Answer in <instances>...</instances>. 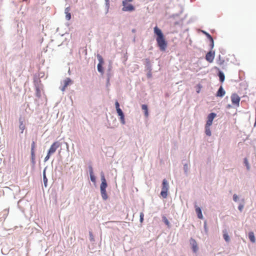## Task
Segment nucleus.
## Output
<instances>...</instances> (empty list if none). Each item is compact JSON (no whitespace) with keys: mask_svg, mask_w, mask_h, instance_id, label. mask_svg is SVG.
I'll use <instances>...</instances> for the list:
<instances>
[{"mask_svg":"<svg viewBox=\"0 0 256 256\" xmlns=\"http://www.w3.org/2000/svg\"><path fill=\"white\" fill-rule=\"evenodd\" d=\"M248 238H249V239L252 242H253V243L255 242L256 239H255L254 233L253 232H251L248 233Z\"/></svg>","mask_w":256,"mask_h":256,"instance_id":"obj_22","label":"nucleus"},{"mask_svg":"<svg viewBox=\"0 0 256 256\" xmlns=\"http://www.w3.org/2000/svg\"><path fill=\"white\" fill-rule=\"evenodd\" d=\"M90 236H92V232H90Z\"/></svg>","mask_w":256,"mask_h":256,"instance_id":"obj_55","label":"nucleus"},{"mask_svg":"<svg viewBox=\"0 0 256 256\" xmlns=\"http://www.w3.org/2000/svg\"><path fill=\"white\" fill-rule=\"evenodd\" d=\"M238 76L239 78H240V70H239L238 72Z\"/></svg>","mask_w":256,"mask_h":256,"instance_id":"obj_53","label":"nucleus"},{"mask_svg":"<svg viewBox=\"0 0 256 256\" xmlns=\"http://www.w3.org/2000/svg\"><path fill=\"white\" fill-rule=\"evenodd\" d=\"M23 1H24V2H28V0H22Z\"/></svg>","mask_w":256,"mask_h":256,"instance_id":"obj_57","label":"nucleus"},{"mask_svg":"<svg viewBox=\"0 0 256 256\" xmlns=\"http://www.w3.org/2000/svg\"><path fill=\"white\" fill-rule=\"evenodd\" d=\"M23 122H23V120H22V118H21V117L20 118H19V122H20L19 128H20V130H21V132H20L21 134L23 133L24 130L25 129V125L24 124Z\"/></svg>","mask_w":256,"mask_h":256,"instance_id":"obj_16","label":"nucleus"},{"mask_svg":"<svg viewBox=\"0 0 256 256\" xmlns=\"http://www.w3.org/2000/svg\"><path fill=\"white\" fill-rule=\"evenodd\" d=\"M66 87H64V84L63 85V86H62V88H60L61 90L64 92L66 88Z\"/></svg>","mask_w":256,"mask_h":256,"instance_id":"obj_51","label":"nucleus"},{"mask_svg":"<svg viewBox=\"0 0 256 256\" xmlns=\"http://www.w3.org/2000/svg\"><path fill=\"white\" fill-rule=\"evenodd\" d=\"M70 6H68L67 8H66L64 10V13L66 14V13H68V12H70Z\"/></svg>","mask_w":256,"mask_h":256,"instance_id":"obj_45","label":"nucleus"},{"mask_svg":"<svg viewBox=\"0 0 256 256\" xmlns=\"http://www.w3.org/2000/svg\"><path fill=\"white\" fill-rule=\"evenodd\" d=\"M205 134L208 136H210L212 135V132L210 128V126H204Z\"/></svg>","mask_w":256,"mask_h":256,"instance_id":"obj_24","label":"nucleus"},{"mask_svg":"<svg viewBox=\"0 0 256 256\" xmlns=\"http://www.w3.org/2000/svg\"><path fill=\"white\" fill-rule=\"evenodd\" d=\"M215 69L217 71L216 74L219 78V81L221 83H223L225 80V75L224 72L220 70L216 66Z\"/></svg>","mask_w":256,"mask_h":256,"instance_id":"obj_10","label":"nucleus"},{"mask_svg":"<svg viewBox=\"0 0 256 256\" xmlns=\"http://www.w3.org/2000/svg\"><path fill=\"white\" fill-rule=\"evenodd\" d=\"M65 14H66V19L67 20H70L72 18V15H71L70 12L66 13Z\"/></svg>","mask_w":256,"mask_h":256,"instance_id":"obj_35","label":"nucleus"},{"mask_svg":"<svg viewBox=\"0 0 256 256\" xmlns=\"http://www.w3.org/2000/svg\"><path fill=\"white\" fill-rule=\"evenodd\" d=\"M184 174H187V172H188V164H185L184 165Z\"/></svg>","mask_w":256,"mask_h":256,"instance_id":"obj_32","label":"nucleus"},{"mask_svg":"<svg viewBox=\"0 0 256 256\" xmlns=\"http://www.w3.org/2000/svg\"><path fill=\"white\" fill-rule=\"evenodd\" d=\"M110 79L108 78H106V87H108L110 85Z\"/></svg>","mask_w":256,"mask_h":256,"instance_id":"obj_47","label":"nucleus"},{"mask_svg":"<svg viewBox=\"0 0 256 256\" xmlns=\"http://www.w3.org/2000/svg\"><path fill=\"white\" fill-rule=\"evenodd\" d=\"M217 61L218 64L220 65H222L224 62V60L221 58L220 55H219L218 60Z\"/></svg>","mask_w":256,"mask_h":256,"instance_id":"obj_31","label":"nucleus"},{"mask_svg":"<svg viewBox=\"0 0 256 256\" xmlns=\"http://www.w3.org/2000/svg\"><path fill=\"white\" fill-rule=\"evenodd\" d=\"M116 113H117V114H118V116H120V115H122V114H124L123 111L122 110L121 108L117 110H116Z\"/></svg>","mask_w":256,"mask_h":256,"instance_id":"obj_42","label":"nucleus"},{"mask_svg":"<svg viewBox=\"0 0 256 256\" xmlns=\"http://www.w3.org/2000/svg\"><path fill=\"white\" fill-rule=\"evenodd\" d=\"M195 211L197 214V216L199 219L202 220L204 218V216L202 214V210L201 208L198 206L196 204V202L194 204Z\"/></svg>","mask_w":256,"mask_h":256,"instance_id":"obj_12","label":"nucleus"},{"mask_svg":"<svg viewBox=\"0 0 256 256\" xmlns=\"http://www.w3.org/2000/svg\"><path fill=\"white\" fill-rule=\"evenodd\" d=\"M202 32L206 36V38L209 40L212 38V36L205 30H202Z\"/></svg>","mask_w":256,"mask_h":256,"instance_id":"obj_29","label":"nucleus"},{"mask_svg":"<svg viewBox=\"0 0 256 256\" xmlns=\"http://www.w3.org/2000/svg\"><path fill=\"white\" fill-rule=\"evenodd\" d=\"M212 122H212V120H208L206 119V124H205V126H210L212 124Z\"/></svg>","mask_w":256,"mask_h":256,"instance_id":"obj_37","label":"nucleus"},{"mask_svg":"<svg viewBox=\"0 0 256 256\" xmlns=\"http://www.w3.org/2000/svg\"><path fill=\"white\" fill-rule=\"evenodd\" d=\"M231 108H234V106L232 104H228L226 105V109H230Z\"/></svg>","mask_w":256,"mask_h":256,"instance_id":"obj_46","label":"nucleus"},{"mask_svg":"<svg viewBox=\"0 0 256 256\" xmlns=\"http://www.w3.org/2000/svg\"><path fill=\"white\" fill-rule=\"evenodd\" d=\"M215 56V51L214 50H210L206 54L205 58L206 61L211 63L213 62Z\"/></svg>","mask_w":256,"mask_h":256,"instance_id":"obj_7","label":"nucleus"},{"mask_svg":"<svg viewBox=\"0 0 256 256\" xmlns=\"http://www.w3.org/2000/svg\"><path fill=\"white\" fill-rule=\"evenodd\" d=\"M144 220V214L143 212H140V223H142Z\"/></svg>","mask_w":256,"mask_h":256,"instance_id":"obj_34","label":"nucleus"},{"mask_svg":"<svg viewBox=\"0 0 256 256\" xmlns=\"http://www.w3.org/2000/svg\"><path fill=\"white\" fill-rule=\"evenodd\" d=\"M60 146L61 143L60 142H54L50 146V148L48 150V152L50 153V154H52L56 152L57 148H58Z\"/></svg>","mask_w":256,"mask_h":256,"instance_id":"obj_6","label":"nucleus"},{"mask_svg":"<svg viewBox=\"0 0 256 256\" xmlns=\"http://www.w3.org/2000/svg\"><path fill=\"white\" fill-rule=\"evenodd\" d=\"M112 70V64H109V65L108 66L107 72H111Z\"/></svg>","mask_w":256,"mask_h":256,"instance_id":"obj_48","label":"nucleus"},{"mask_svg":"<svg viewBox=\"0 0 256 256\" xmlns=\"http://www.w3.org/2000/svg\"><path fill=\"white\" fill-rule=\"evenodd\" d=\"M119 118H120V122L122 124H126L124 114L120 116Z\"/></svg>","mask_w":256,"mask_h":256,"instance_id":"obj_28","label":"nucleus"},{"mask_svg":"<svg viewBox=\"0 0 256 256\" xmlns=\"http://www.w3.org/2000/svg\"><path fill=\"white\" fill-rule=\"evenodd\" d=\"M162 221L164 222V224L167 226L168 227L170 226V223L168 220V219L166 218V216H163L162 217Z\"/></svg>","mask_w":256,"mask_h":256,"instance_id":"obj_26","label":"nucleus"},{"mask_svg":"<svg viewBox=\"0 0 256 256\" xmlns=\"http://www.w3.org/2000/svg\"><path fill=\"white\" fill-rule=\"evenodd\" d=\"M216 114L215 112H210V113L207 116V120H212L213 122L214 119L216 117Z\"/></svg>","mask_w":256,"mask_h":256,"instance_id":"obj_20","label":"nucleus"},{"mask_svg":"<svg viewBox=\"0 0 256 256\" xmlns=\"http://www.w3.org/2000/svg\"><path fill=\"white\" fill-rule=\"evenodd\" d=\"M104 64H98L97 65V70L100 73L102 74H103L104 73V68L103 67Z\"/></svg>","mask_w":256,"mask_h":256,"instance_id":"obj_21","label":"nucleus"},{"mask_svg":"<svg viewBox=\"0 0 256 256\" xmlns=\"http://www.w3.org/2000/svg\"><path fill=\"white\" fill-rule=\"evenodd\" d=\"M142 109L144 111V116L147 117L148 116L149 114H148V106L146 104H143L142 105Z\"/></svg>","mask_w":256,"mask_h":256,"instance_id":"obj_19","label":"nucleus"},{"mask_svg":"<svg viewBox=\"0 0 256 256\" xmlns=\"http://www.w3.org/2000/svg\"><path fill=\"white\" fill-rule=\"evenodd\" d=\"M101 184H100V192L103 200H106L108 198V195L106 192L108 183L105 178L104 172L102 171L100 173Z\"/></svg>","mask_w":256,"mask_h":256,"instance_id":"obj_2","label":"nucleus"},{"mask_svg":"<svg viewBox=\"0 0 256 256\" xmlns=\"http://www.w3.org/2000/svg\"><path fill=\"white\" fill-rule=\"evenodd\" d=\"M112 76V74L111 73V72H106V78H108L109 79Z\"/></svg>","mask_w":256,"mask_h":256,"instance_id":"obj_44","label":"nucleus"},{"mask_svg":"<svg viewBox=\"0 0 256 256\" xmlns=\"http://www.w3.org/2000/svg\"><path fill=\"white\" fill-rule=\"evenodd\" d=\"M168 189L169 184L168 180L166 178H164L162 181V190L160 193L162 198H166L168 197Z\"/></svg>","mask_w":256,"mask_h":256,"instance_id":"obj_3","label":"nucleus"},{"mask_svg":"<svg viewBox=\"0 0 256 256\" xmlns=\"http://www.w3.org/2000/svg\"><path fill=\"white\" fill-rule=\"evenodd\" d=\"M209 41H210L209 46L210 48V50H212V49L214 48V40L213 38H212L211 39L209 40Z\"/></svg>","mask_w":256,"mask_h":256,"instance_id":"obj_27","label":"nucleus"},{"mask_svg":"<svg viewBox=\"0 0 256 256\" xmlns=\"http://www.w3.org/2000/svg\"><path fill=\"white\" fill-rule=\"evenodd\" d=\"M204 230L206 234H207L208 232V228L207 227V223H206V221L204 222Z\"/></svg>","mask_w":256,"mask_h":256,"instance_id":"obj_38","label":"nucleus"},{"mask_svg":"<svg viewBox=\"0 0 256 256\" xmlns=\"http://www.w3.org/2000/svg\"><path fill=\"white\" fill-rule=\"evenodd\" d=\"M240 203L238 204V209L240 210Z\"/></svg>","mask_w":256,"mask_h":256,"instance_id":"obj_52","label":"nucleus"},{"mask_svg":"<svg viewBox=\"0 0 256 256\" xmlns=\"http://www.w3.org/2000/svg\"><path fill=\"white\" fill-rule=\"evenodd\" d=\"M152 70H148L146 74V76L148 78H150L152 77Z\"/></svg>","mask_w":256,"mask_h":256,"instance_id":"obj_40","label":"nucleus"},{"mask_svg":"<svg viewBox=\"0 0 256 256\" xmlns=\"http://www.w3.org/2000/svg\"><path fill=\"white\" fill-rule=\"evenodd\" d=\"M232 199L234 201L236 202L239 200V198L236 194H234L232 197Z\"/></svg>","mask_w":256,"mask_h":256,"instance_id":"obj_43","label":"nucleus"},{"mask_svg":"<svg viewBox=\"0 0 256 256\" xmlns=\"http://www.w3.org/2000/svg\"><path fill=\"white\" fill-rule=\"evenodd\" d=\"M36 95L38 98H40L41 94H40V91L38 87L36 88Z\"/></svg>","mask_w":256,"mask_h":256,"instance_id":"obj_33","label":"nucleus"},{"mask_svg":"<svg viewBox=\"0 0 256 256\" xmlns=\"http://www.w3.org/2000/svg\"><path fill=\"white\" fill-rule=\"evenodd\" d=\"M22 200H20L18 201V208L20 209H21V208H20V202H22Z\"/></svg>","mask_w":256,"mask_h":256,"instance_id":"obj_49","label":"nucleus"},{"mask_svg":"<svg viewBox=\"0 0 256 256\" xmlns=\"http://www.w3.org/2000/svg\"><path fill=\"white\" fill-rule=\"evenodd\" d=\"M143 64L144 65V71L152 70V64L149 58L142 60Z\"/></svg>","mask_w":256,"mask_h":256,"instance_id":"obj_8","label":"nucleus"},{"mask_svg":"<svg viewBox=\"0 0 256 256\" xmlns=\"http://www.w3.org/2000/svg\"><path fill=\"white\" fill-rule=\"evenodd\" d=\"M190 243L193 252L196 253L198 250V247L196 240L191 238L190 240Z\"/></svg>","mask_w":256,"mask_h":256,"instance_id":"obj_9","label":"nucleus"},{"mask_svg":"<svg viewBox=\"0 0 256 256\" xmlns=\"http://www.w3.org/2000/svg\"><path fill=\"white\" fill-rule=\"evenodd\" d=\"M154 38L156 42V46L160 51L166 52L168 46V42L161 29L156 26L154 28Z\"/></svg>","mask_w":256,"mask_h":256,"instance_id":"obj_1","label":"nucleus"},{"mask_svg":"<svg viewBox=\"0 0 256 256\" xmlns=\"http://www.w3.org/2000/svg\"><path fill=\"white\" fill-rule=\"evenodd\" d=\"M36 143L34 140H32L31 144L30 154H36L35 152Z\"/></svg>","mask_w":256,"mask_h":256,"instance_id":"obj_25","label":"nucleus"},{"mask_svg":"<svg viewBox=\"0 0 256 256\" xmlns=\"http://www.w3.org/2000/svg\"><path fill=\"white\" fill-rule=\"evenodd\" d=\"M244 164L246 166L247 170H250V165L248 164V161L246 158H245L244 160Z\"/></svg>","mask_w":256,"mask_h":256,"instance_id":"obj_36","label":"nucleus"},{"mask_svg":"<svg viewBox=\"0 0 256 256\" xmlns=\"http://www.w3.org/2000/svg\"><path fill=\"white\" fill-rule=\"evenodd\" d=\"M134 0H123L122 2L130 3V2H132Z\"/></svg>","mask_w":256,"mask_h":256,"instance_id":"obj_50","label":"nucleus"},{"mask_svg":"<svg viewBox=\"0 0 256 256\" xmlns=\"http://www.w3.org/2000/svg\"><path fill=\"white\" fill-rule=\"evenodd\" d=\"M52 154H50V153L47 152L46 156L44 158V162H47L50 158V156Z\"/></svg>","mask_w":256,"mask_h":256,"instance_id":"obj_39","label":"nucleus"},{"mask_svg":"<svg viewBox=\"0 0 256 256\" xmlns=\"http://www.w3.org/2000/svg\"><path fill=\"white\" fill-rule=\"evenodd\" d=\"M48 166H46L43 170L42 172V178H43V182H44V184L45 188H46L48 186V179L46 176V170Z\"/></svg>","mask_w":256,"mask_h":256,"instance_id":"obj_14","label":"nucleus"},{"mask_svg":"<svg viewBox=\"0 0 256 256\" xmlns=\"http://www.w3.org/2000/svg\"><path fill=\"white\" fill-rule=\"evenodd\" d=\"M73 82L72 79L70 78H66L64 80V87H67L69 85L72 84Z\"/></svg>","mask_w":256,"mask_h":256,"instance_id":"obj_17","label":"nucleus"},{"mask_svg":"<svg viewBox=\"0 0 256 256\" xmlns=\"http://www.w3.org/2000/svg\"><path fill=\"white\" fill-rule=\"evenodd\" d=\"M115 107H116V110H118V109H120V104L118 102V100H116L115 102Z\"/></svg>","mask_w":256,"mask_h":256,"instance_id":"obj_41","label":"nucleus"},{"mask_svg":"<svg viewBox=\"0 0 256 256\" xmlns=\"http://www.w3.org/2000/svg\"><path fill=\"white\" fill-rule=\"evenodd\" d=\"M122 9L123 12H132L135 10V6L131 4L122 2Z\"/></svg>","mask_w":256,"mask_h":256,"instance_id":"obj_5","label":"nucleus"},{"mask_svg":"<svg viewBox=\"0 0 256 256\" xmlns=\"http://www.w3.org/2000/svg\"><path fill=\"white\" fill-rule=\"evenodd\" d=\"M105 1V5H106V14H107L108 12V9L110 8V0H104Z\"/></svg>","mask_w":256,"mask_h":256,"instance_id":"obj_30","label":"nucleus"},{"mask_svg":"<svg viewBox=\"0 0 256 256\" xmlns=\"http://www.w3.org/2000/svg\"><path fill=\"white\" fill-rule=\"evenodd\" d=\"M200 92V90H196V92H197V93H199V92Z\"/></svg>","mask_w":256,"mask_h":256,"instance_id":"obj_54","label":"nucleus"},{"mask_svg":"<svg viewBox=\"0 0 256 256\" xmlns=\"http://www.w3.org/2000/svg\"><path fill=\"white\" fill-rule=\"evenodd\" d=\"M225 94L226 91L224 89L222 86H220L216 93V96L222 98L225 95Z\"/></svg>","mask_w":256,"mask_h":256,"instance_id":"obj_13","label":"nucleus"},{"mask_svg":"<svg viewBox=\"0 0 256 256\" xmlns=\"http://www.w3.org/2000/svg\"><path fill=\"white\" fill-rule=\"evenodd\" d=\"M232 104L234 106V108H236L239 106L240 102V96L236 94L232 93L230 96Z\"/></svg>","mask_w":256,"mask_h":256,"instance_id":"obj_4","label":"nucleus"},{"mask_svg":"<svg viewBox=\"0 0 256 256\" xmlns=\"http://www.w3.org/2000/svg\"><path fill=\"white\" fill-rule=\"evenodd\" d=\"M30 163L32 169L34 170L36 166V154H30Z\"/></svg>","mask_w":256,"mask_h":256,"instance_id":"obj_15","label":"nucleus"},{"mask_svg":"<svg viewBox=\"0 0 256 256\" xmlns=\"http://www.w3.org/2000/svg\"><path fill=\"white\" fill-rule=\"evenodd\" d=\"M88 171H89V173H90V180L92 182L96 183V177L95 176L94 174L92 166L89 165L88 166Z\"/></svg>","mask_w":256,"mask_h":256,"instance_id":"obj_11","label":"nucleus"},{"mask_svg":"<svg viewBox=\"0 0 256 256\" xmlns=\"http://www.w3.org/2000/svg\"><path fill=\"white\" fill-rule=\"evenodd\" d=\"M96 58L99 62L98 64H104V60L102 56L100 54H98L96 55Z\"/></svg>","mask_w":256,"mask_h":256,"instance_id":"obj_23","label":"nucleus"},{"mask_svg":"<svg viewBox=\"0 0 256 256\" xmlns=\"http://www.w3.org/2000/svg\"><path fill=\"white\" fill-rule=\"evenodd\" d=\"M68 73L70 74V69H69V70H68Z\"/></svg>","mask_w":256,"mask_h":256,"instance_id":"obj_56","label":"nucleus"},{"mask_svg":"<svg viewBox=\"0 0 256 256\" xmlns=\"http://www.w3.org/2000/svg\"><path fill=\"white\" fill-rule=\"evenodd\" d=\"M223 238L226 242H229L230 240V236L226 230H223Z\"/></svg>","mask_w":256,"mask_h":256,"instance_id":"obj_18","label":"nucleus"}]
</instances>
